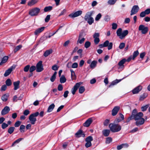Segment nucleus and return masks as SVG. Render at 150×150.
Here are the masks:
<instances>
[{
	"label": "nucleus",
	"mask_w": 150,
	"mask_h": 150,
	"mask_svg": "<svg viewBox=\"0 0 150 150\" xmlns=\"http://www.w3.org/2000/svg\"><path fill=\"white\" fill-rule=\"evenodd\" d=\"M143 114L142 112H139L137 113L136 110H134L132 112V115L128 118V119L127 120V122H128L130 120L132 119H134L136 120V125L138 126H140L144 124V119L142 118Z\"/></svg>",
	"instance_id": "f257e3e1"
},
{
	"label": "nucleus",
	"mask_w": 150,
	"mask_h": 150,
	"mask_svg": "<svg viewBox=\"0 0 150 150\" xmlns=\"http://www.w3.org/2000/svg\"><path fill=\"white\" fill-rule=\"evenodd\" d=\"M94 13L93 11H88L84 17V20L90 25H91L94 22V19L92 17Z\"/></svg>",
	"instance_id": "f03ea898"
},
{
	"label": "nucleus",
	"mask_w": 150,
	"mask_h": 150,
	"mask_svg": "<svg viewBox=\"0 0 150 150\" xmlns=\"http://www.w3.org/2000/svg\"><path fill=\"white\" fill-rule=\"evenodd\" d=\"M109 127L113 132H118L121 129V127L120 125L114 123H110L109 125Z\"/></svg>",
	"instance_id": "7ed1b4c3"
},
{
	"label": "nucleus",
	"mask_w": 150,
	"mask_h": 150,
	"mask_svg": "<svg viewBox=\"0 0 150 150\" xmlns=\"http://www.w3.org/2000/svg\"><path fill=\"white\" fill-rule=\"evenodd\" d=\"M116 33L117 35L120 38L122 39L128 35V31L127 30H125L122 32V29L121 28H119L117 30Z\"/></svg>",
	"instance_id": "20e7f679"
},
{
	"label": "nucleus",
	"mask_w": 150,
	"mask_h": 150,
	"mask_svg": "<svg viewBox=\"0 0 150 150\" xmlns=\"http://www.w3.org/2000/svg\"><path fill=\"white\" fill-rule=\"evenodd\" d=\"M39 115L38 112H36L31 114L29 117V119L32 125H34L35 122L36 121V117H37Z\"/></svg>",
	"instance_id": "39448f33"
},
{
	"label": "nucleus",
	"mask_w": 150,
	"mask_h": 150,
	"mask_svg": "<svg viewBox=\"0 0 150 150\" xmlns=\"http://www.w3.org/2000/svg\"><path fill=\"white\" fill-rule=\"evenodd\" d=\"M40 12L39 8L35 7L31 9L29 11V14L31 16H37Z\"/></svg>",
	"instance_id": "423d86ee"
},
{
	"label": "nucleus",
	"mask_w": 150,
	"mask_h": 150,
	"mask_svg": "<svg viewBox=\"0 0 150 150\" xmlns=\"http://www.w3.org/2000/svg\"><path fill=\"white\" fill-rule=\"evenodd\" d=\"M36 67L37 72H40L42 71L44 69V68L42 64V61H39L37 64Z\"/></svg>",
	"instance_id": "0eeeda50"
},
{
	"label": "nucleus",
	"mask_w": 150,
	"mask_h": 150,
	"mask_svg": "<svg viewBox=\"0 0 150 150\" xmlns=\"http://www.w3.org/2000/svg\"><path fill=\"white\" fill-rule=\"evenodd\" d=\"M139 30L141 31L142 34H144L147 32L148 28L147 27H145L144 25H141L139 26Z\"/></svg>",
	"instance_id": "6e6552de"
},
{
	"label": "nucleus",
	"mask_w": 150,
	"mask_h": 150,
	"mask_svg": "<svg viewBox=\"0 0 150 150\" xmlns=\"http://www.w3.org/2000/svg\"><path fill=\"white\" fill-rule=\"evenodd\" d=\"M100 34L99 33H95L93 35V38H94V42L95 45H97L99 43L100 40L99 38Z\"/></svg>",
	"instance_id": "1a4fd4ad"
},
{
	"label": "nucleus",
	"mask_w": 150,
	"mask_h": 150,
	"mask_svg": "<svg viewBox=\"0 0 150 150\" xmlns=\"http://www.w3.org/2000/svg\"><path fill=\"white\" fill-rule=\"evenodd\" d=\"M82 83L81 82L76 83L74 87L72 88L71 91L72 94L73 95L75 94L76 92Z\"/></svg>",
	"instance_id": "9d476101"
},
{
	"label": "nucleus",
	"mask_w": 150,
	"mask_h": 150,
	"mask_svg": "<svg viewBox=\"0 0 150 150\" xmlns=\"http://www.w3.org/2000/svg\"><path fill=\"white\" fill-rule=\"evenodd\" d=\"M139 8L138 5L133 6L130 15L131 16L136 13L138 11Z\"/></svg>",
	"instance_id": "9b49d317"
},
{
	"label": "nucleus",
	"mask_w": 150,
	"mask_h": 150,
	"mask_svg": "<svg viewBox=\"0 0 150 150\" xmlns=\"http://www.w3.org/2000/svg\"><path fill=\"white\" fill-rule=\"evenodd\" d=\"M82 11H78L69 14V16L71 18H74L82 14Z\"/></svg>",
	"instance_id": "f8f14e48"
},
{
	"label": "nucleus",
	"mask_w": 150,
	"mask_h": 150,
	"mask_svg": "<svg viewBox=\"0 0 150 150\" xmlns=\"http://www.w3.org/2000/svg\"><path fill=\"white\" fill-rule=\"evenodd\" d=\"M104 46L105 47H108V50H110L112 48V42H109V41L107 40L104 43Z\"/></svg>",
	"instance_id": "ddd939ff"
},
{
	"label": "nucleus",
	"mask_w": 150,
	"mask_h": 150,
	"mask_svg": "<svg viewBox=\"0 0 150 150\" xmlns=\"http://www.w3.org/2000/svg\"><path fill=\"white\" fill-rule=\"evenodd\" d=\"M75 135L76 137L79 138L81 137H85V134L83 133L82 130L80 129L75 134Z\"/></svg>",
	"instance_id": "4468645a"
},
{
	"label": "nucleus",
	"mask_w": 150,
	"mask_h": 150,
	"mask_svg": "<svg viewBox=\"0 0 150 150\" xmlns=\"http://www.w3.org/2000/svg\"><path fill=\"white\" fill-rule=\"evenodd\" d=\"M120 109L119 106H116L114 107L112 111V115L113 116L116 115Z\"/></svg>",
	"instance_id": "2eb2a0df"
},
{
	"label": "nucleus",
	"mask_w": 150,
	"mask_h": 150,
	"mask_svg": "<svg viewBox=\"0 0 150 150\" xmlns=\"http://www.w3.org/2000/svg\"><path fill=\"white\" fill-rule=\"evenodd\" d=\"M10 110V108L9 107L5 106L1 111V114L2 115H6L9 112Z\"/></svg>",
	"instance_id": "dca6fc26"
},
{
	"label": "nucleus",
	"mask_w": 150,
	"mask_h": 150,
	"mask_svg": "<svg viewBox=\"0 0 150 150\" xmlns=\"http://www.w3.org/2000/svg\"><path fill=\"white\" fill-rule=\"evenodd\" d=\"M92 122V119L91 118H89L83 123V125L84 127H88Z\"/></svg>",
	"instance_id": "f3484780"
},
{
	"label": "nucleus",
	"mask_w": 150,
	"mask_h": 150,
	"mask_svg": "<svg viewBox=\"0 0 150 150\" xmlns=\"http://www.w3.org/2000/svg\"><path fill=\"white\" fill-rule=\"evenodd\" d=\"M142 88V87L140 86H138L134 88L132 91V92L133 94L138 93Z\"/></svg>",
	"instance_id": "a211bd4d"
},
{
	"label": "nucleus",
	"mask_w": 150,
	"mask_h": 150,
	"mask_svg": "<svg viewBox=\"0 0 150 150\" xmlns=\"http://www.w3.org/2000/svg\"><path fill=\"white\" fill-rule=\"evenodd\" d=\"M45 28V27H42L38 28L35 31L34 34L36 35H38L40 33L44 30Z\"/></svg>",
	"instance_id": "6ab92c4d"
},
{
	"label": "nucleus",
	"mask_w": 150,
	"mask_h": 150,
	"mask_svg": "<svg viewBox=\"0 0 150 150\" xmlns=\"http://www.w3.org/2000/svg\"><path fill=\"white\" fill-rule=\"evenodd\" d=\"M38 1L39 0H31L28 2V5L29 6H32L36 4Z\"/></svg>",
	"instance_id": "aec40b11"
},
{
	"label": "nucleus",
	"mask_w": 150,
	"mask_h": 150,
	"mask_svg": "<svg viewBox=\"0 0 150 150\" xmlns=\"http://www.w3.org/2000/svg\"><path fill=\"white\" fill-rule=\"evenodd\" d=\"M20 83V81H19L13 82V84L14 86V90H16L19 88Z\"/></svg>",
	"instance_id": "412c9836"
},
{
	"label": "nucleus",
	"mask_w": 150,
	"mask_h": 150,
	"mask_svg": "<svg viewBox=\"0 0 150 150\" xmlns=\"http://www.w3.org/2000/svg\"><path fill=\"white\" fill-rule=\"evenodd\" d=\"M52 52V49H50L49 50H47L44 52L43 54V56L45 57H47Z\"/></svg>",
	"instance_id": "4be33fe9"
},
{
	"label": "nucleus",
	"mask_w": 150,
	"mask_h": 150,
	"mask_svg": "<svg viewBox=\"0 0 150 150\" xmlns=\"http://www.w3.org/2000/svg\"><path fill=\"white\" fill-rule=\"evenodd\" d=\"M110 132V130L109 129H104L102 131L103 135L105 137H108L109 136Z\"/></svg>",
	"instance_id": "5701e85b"
},
{
	"label": "nucleus",
	"mask_w": 150,
	"mask_h": 150,
	"mask_svg": "<svg viewBox=\"0 0 150 150\" xmlns=\"http://www.w3.org/2000/svg\"><path fill=\"white\" fill-rule=\"evenodd\" d=\"M13 66L11 67L10 68L6 71L4 74V76H8L11 73L13 70Z\"/></svg>",
	"instance_id": "b1692460"
},
{
	"label": "nucleus",
	"mask_w": 150,
	"mask_h": 150,
	"mask_svg": "<svg viewBox=\"0 0 150 150\" xmlns=\"http://www.w3.org/2000/svg\"><path fill=\"white\" fill-rule=\"evenodd\" d=\"M97 62L96 60L93 61L91 63L90 67L91 69H93L95 68L96 66Z\"/></svg>",
	"instance_id": "393cba45"
},
{
	"label": "nucleus",
	"mask_w": 150,
	"mask_h": 150,
	"mask_svg": "<svg viewBox=\"0 0 150 150\" xmlns=\"http://www.w3.org/2000/svg\"><path fill=\"white\" fill-rule=\"evenodd\" d=\"M122 80V79H121L119 80L116 79V80L112 81L111 82V84L109 85V87H111V86H113L116 84L120 82Z\"/></svg>",
	"instance_id": "a878e982"
},
{
	"label": "nucleus",
	"mask_w": 150,
	"mask_h": 150,
	"mask_svg": "<svg viewBox=\"0 0 150 150\" xmlns=\"http://www.w3.org/2000/svg\"><path fill=\"white\" fill-rule=\"evenodd\" d=\"M81 34H80L79 37V39L77 42V44H78V43L81 44L83 42H84L85 39L84 38H82L81 39H80L81 37Z\"/></svg>",
	"instance_id": "bb28decb"
},
{
	"label": "nucleus",
	"mask_w": 150,
	"mask_h": 150,
	"mask_svg": "<svg viewBox=\"0 0 150 150\" xmlns=\"http://www.w3.org/2000/svg\"><path fill=\"white\" fill-rule=\"evenodd\" d=\"M8 56H5L2 59L1 62L0 63V65H2L3 64L6 63L8 60Z\"/></svg>",
	"instance_id": "cd10ccee"
},
{
	"label": "nucleus",
	"mask_w": 150,
	"mask_h": 150,
	"mask_svg": "<svg viewBox=\"0 0 150 150\" xmlns=\"http://www.w3.org/2000/svg\"><path fill=\"white\" fill-rule=\"evenodd\" d=\"M55 107V105L54 103L52 104L49 106L48 107L47 110V112H50L52 111L54 108Z\"/></svg>",
	"instance_id": "c85d7f7f"
},
{
	"label": "nucleus",
	"mask_w": 150,
	"mask_h": 150,
	"mask_svg": "<svg viewBox=\"0 0 150 150\" xmlns=\"http://www.w3.org/2000/svg\"><path fill=\"white\" fill-rule=\"evenodd\" d=\"M8 96V93H6L2 96L1 97V99L3 101L6 102L7 100Z\"/></svg>",
	"instance_id": "c756f323"
},
{
	"label": "nucleus",
	"mask_w": 150,
	"mask_h": 150,
	"mask_svg": "<svg viewBox=\"0 0 150 150\" xmlns=\"http://www.w3.org/2000/svg\"><path fill=\"white\" fill-rule=\"evenodd\" d=\"M67 79L64 75H62L60 78V81L61 83H64L66 82Z\"/></svg>",
	"instance_id": "7c9ffc66"
},
{
	"label": "nucleus",
	"mask_w": 150,
	"mask_h": 150,
	"mask_svg": "<svg viewBox=\"0 0 150 150\" xmlns=\"http://www.w3.org/2000/svg\"><path fill=\"white\" fill-rule=\"evenodd\" d=\"M93 138L91 136H89L85 139V141L89 143H91V142L93 140Z\"/></svg>",
	"instance_id": "2f4dec72"
},
{
	"label": "nucleus",
	"mask_w": 150,
	"mask_h": 150,
	"mask_svg": "<svg viewBox=\"0 0 150 150\" xmlns=\"http://www.w3.org/2000/svg\"><path fill=\"white\" fill-rule=\"evenodd\" d=\"M57 74L56 71H55L50 78V80L52 82H54L56 79V75Z\"/></svg>",
	"instance_id": "473e14b6"
},
{
	"label": "nucleus",
	"mask_w": 150,
	"mask_h": 150,
	"mask_svg": "<svg viewBox=\"0 0 150 150\" xmlns=\"http://www.w3.org/2000/svg\"><path fill=\"white\" fill-rule=\"evenodd\" d=\"M126 62V59H123L120 61L118 63V65L119 66H123L124 64Z\"/></svg>",
	"instance_id": "72a5a7b5"
},
{
	"label": "nucleus",
	"mask_w": 150,
	"mask_h": 150,
	"mask_svg": "<svg viewBox=\"0 0 150 150\" xmlns=\"http://www.w3.org/2000/svg\"><path fill=\"white\" fill-rule=\"evenodd\" d=\"M52 8V7L51 6H46L44 8V11L45 12H47L51 11Z\"/></svg>",
	"instance_id": "f704fd0d"
},
{
	"label": "nucleus",
	"mask_w": 150,
	"mask_h": 150,
	"mask_svg": "<svg viewBox=\"0 0 150 150\" xmlns=\"http://www.w3.org/2000/svg\"><path fill=\"white\" fill-rule=\"evenodd\" d=\"M110 120L109 119H106L103 122V125L104 126H107L108 125L110 122Z\"/></svg>",
	"instance_id": "c9c22d12"
},
{
	"label": "nucleus",
	"mask_w": 150,
	"mask_h": 150,
	"mask_svg": "<svg viewBox=\"0 0 150 150\" xmlns=\"http://www.w3.org/2000/svg\"><path fill=\"white\" fill-rule=\"evenodd\" d=\"M15 128L14 127H11L8 130V132L11 134L14 131Z\"/></svg>",
	"instance_id": "e433bc0d"
},
{
	"label": "nucleus",
	"mask_w": 150,
	"mask_h": 150,
	"mask_svg": "<svg viewBox=\"0 0 150 150\" xmlns=\"http://www.w3.org/2000/svg\"><path fill=\"white\" fill-rule=\"evenodd\" d=\"M139 52L138 50L134 51L133 54V57H132V59L134 60L135 58L139 54Z\"/></svg>",
	"instance_id": "4c0bfd02"
},
{
	"label": "nucleus",
	"mask_w": 150,
	"mask_h": 150,
	"mask_svg": "<svg viewBox=\"0 0 150 150\" xmlns=\"http://www.w3.org/2000/svg\"><path fill=\"white\" fill-rule=\"evenodd\" d=\"M25 126L23 125H21L20 127V132L22 133H23L25 132Z\"/></svg>",
	"instance_id": "58836bf2"
},
{
	"label": "nucleus",
	"mask_w": 150,
	"mask_h": 150,
	"mask_svg": "<svg viewBox=\"0 0 150 150\" xmlns=\"http://www.w3.org/2000/svg\"><path fill=\"white\" fill-rule=\"evenodd\" d=\"M85 88L83 86L80 87L79 89V92L80 93H82L85 91Z\"/></svg>",
	"instance_id": "ea45409f"
},
{
	"label": "nucleus",
	"mask_w": 150,
	"mask_h": 150,
	"mask_svg": "<svg viewBox=\"0 0 150 150\" xmlns=\"http://www.w3.org/2000/svg\"><path fill=\"white\" fill-rule=\"evenodd\" d=\"M6 83L7 86H9L12 84V82L10 79H7L6 81Z\"/></svg>",
	"instance_id": "a19ab883"
},
{
	"label": "nucleus",
	"mask_w": 150,
	"mask_h": 150,
	"mask_svg": "<svg viewBox=\"0 0 150 150\" xmlns=\"http://www.w3.org/2000/svg\"><path fill=\"white\" fill-rule=\"evenodd\" d=\"M36 69V67L35 66H32L29 68V71L30 73L32 72Z\"/></svg>",
	"instance_id": "79ce46f5"
},
{
	"label": "nucleus",
	"mask_w": 150,
	"mask_h": 150,
	"mask_svg": "<svg viewBox=\"0 0 150 150\" xmlns=\"http://www.w3.org/2000/svg\"><path fill=\"white\" fill-rule=\"evenodd\" d=\"M91 43L89 41L86 42L84 44L85 47L86 48H88L91 45Z\"/></svg>",
	"instance_id": "37998d69"
},
{
	"label": "nucleus",
	"mask_w": 150,
	"mask_h": 150,
	"mask_svg": "<svg viewBox=\"0 0 150 150\" xmlns=\"http://www.w3.org/2000/svg\"><path fill=\"white\" fill-rule=\"evenodd\" d=\"M102 16V15L100 13L98 14L95 18V19L96 21H98L100 18Z\"/></svg>",
	"instance_id": "c03bdc74"
},
{
	"label": "nucleus",
	"mask_w": 150,
	"mask_h": 150,
	"mask_svg": "<svg viewBox=\"0 0 150 150\" xmlns=\"http://www.w3.org/2000/svg\"><path fill=\"white\" fill-rule=\"evenodd\" d=\"M22 47V46L21 45H19L17 46L14 50V51L15 52H16L17 51L19 50Z\"/></svg>",
	"instance_id": "a18cd8bd"
},
{
	"label": "nucleus",
	"mask_w": 150,
	"mask_h": 150,
	"mask_svg": "<svg viewBox=\"0 0 150 150\" xmlns=\"http://www.w3.org/2000/svg\"><path fill=\"white\" fill-rule=\"evenodd\" d=\"M146 94L144 93L140 96L139 100H143L146 97Z\"/></svg>",
	"instance_id": "49530a36"
},
{
	"label": "nucleus",
	"mask_w": 150,
	"mask_h": 150,
	"mask_svg": "<svg viewBox=\"0 0 150 150\" xmlns=\"http://www.w3.org/2000/svg\"><path fill=\"white\" fill-rule=\"evenodd\" d=\"M117 0H109L108 1V3L110 5H113L115 4Z\"/></svg>",
	"instance_id": "de8ad7c7"
},
{
	"label": "nucleus",
	"mask_w": 150,
	"mask_h": 150,
	"mask_svg": "<svg viewBox=\"0 0 150 150\" xmlns=\"http://www.w3.org/2000/svg\"><path fill=\"white\" fill-rule=\"evenodd\" d=\"M30 65H28L25 67L24 68V71L25 72H27L29 70Z\"/></svg>",
	"instance_id": "09e8293b"
},
{
	"label": "nucleus",
	"mask_w": 150,
	"mask_h": 150,
	"mask_svg": "<svg viewBox=\"0 0 150 150\" xmlns=\"http://www.w3.org/2000/svg\"><path fill=\"white\" fill-rule=\"evenodd\" d=\"M21 122L19 121H18L16 122L14 124V126L15 127H19L21 124Z\"/></svg>",
	"instance_id": "8fccbe9b"
},
{
	"label": "nucleus",
	"mask_w": 150,
	"mask_h": 150,
	"mask_svg": "<svg viewBox=\"0 0 150 150\" xmlns=\"http://www.w3.org/2000/svg\"><path fill=\"white\" fill-rule=\"evenodd\" d=\"M8 126V125L5 122L3 123L1 125V127L3 129H4Z\"/></svg>",
	"instance_id": "3c124183"
},
{
	"label": "nucleus",
	"mask_w": 150,
	"mask_h": 150,
	"mask_svg": "<svg viewBox=\"0 0 150 150\" xmlns=\"http://www.w3.org/2000/svg\"><path fill=\"white\" fill-rule=\"evenodd\" d=\"M59 68V67L57 65H54L52 67V69L54 71L57 70Z\"/></svg>",
	"instance_id": "603ef678"
},
{
	"label": "nucleus",
	"mask_w": 150,
	"mask_h": 150,
	"mask_svg": "<svg viewBox=\"0 0 150 150\" xmlns=\"http://www.w3.org/2000/svg\"><path fill=\"white\" fill-rule=\"evenodd\" d=\"M112 141V139L111 137H108L106 138V142L109 144Z\"/></svg>",
	"instance_id": "864d4df0"
},
{
	"label": "nucleus",
	"mask_w": 150,
	"mask_h": 150,
	"mask_svg": "<svg viewBox=\"0 0 150 150\" xmlns=\"http://www.w3.org/2000/svg\"><path fill=\"white\" fill-rule=\"evenodd\" d=\"M125 45V44L124 43L122 42L120 44L119 47L120 49H122L124 47Z\"/></svg>",
	"instance_id": "5fc2aeb1"
},
{
	"label": "nucleus",
	"mask_w": 150,
	"mask_h": 150,
	"mask_svg": "<svg viewBox=\"0 0 150 150\" xmlns=\"http://www.w3.org/2000/svg\"><path fill=\"white\" fill-rule=\"evenodd\" d=\"M148 107L149 106L148 105H146L145 106L142 107L141 109L142 111H146L148 108Z\"/></svg>",
	"instance_id": "6e6d98bb"
},
{
	"label": "nucleus",
	"mask_w": 150,
	"mask_h": 150,
	"mask_svg": "<svg viewBox=\"0 0 150 150\" xmlns=\"http://www.w3.org/2000/svg\"><path fill=\"white\" fill-rule=\"evenodd\" d=\"M30 112L28 110H25L23 112V114L24 115L27 116L30 113Z\"/></svg>",
	"instance_id": "4d7b16f0"
},
{
	"label": "nucleus",
	"mask_w": 150,
	"mask_h": 150,
	"mask_svg": "<svg viewBox=\"0 0 150 150\" xmlns=\"http://www.w3.org/2000/svg\"><path fill=\"white\" fill-rule=\"evenodd\" d=\"M50 15H47L45 19V21L46 22H48L50 19Z\"/></svg>",
	"instance_id": "13d9d810"
},
{
	"label": "nucleus",
	"mask_w": 150,
	"mask_h": 150,
	"mask_svg": "<svg viewBox=\"0 0 150 150\" xmlns=\"http://www.w3.org/2000/svg\"><path fill=\"white\" fill-rule=\"evenodd\" d=\"M70 43V41L69 40H68L66 41L63 44V46L66 47L68 46L69 44Z\"/></svg>",
	"instance_id": "bf43d9fd"
},
{
	"label": "nucleus",
	"mask_w": 150,
	"mask_h": 150,
	"mask_svg": "<svg viewBox=\"0 0 150 150\" xmlns=\"http://www.w3.org/2000/svg\"><path fill=\"white\" fill-rule=\"evenodd\" d=\"M78 64L76 62H75L73 64L71 67L73 68H76L78 67Z\"/></svg>",
	"instance_id": "052dcab7"
},
{
	"label": "nucleus",
	"mask_w": 150,
	"mask_h": 150,
	"mask_svg": "<svg viewBox=\"0 0 150 150\" xmlns=\"http://www.w3.org/2000/svg\"><path fill=\"white\" fill-rule=\"evenodd\" d=\"M112 28L113 30L116 29L117 27V25L116 23H113L112 24Z\"/></svg>",
	"instance_id": "680f3d73"
},
{
	"label": "nucleus",
	"mask_w": 150,
	"mask_h": 150,
	"mask_svg": "<svg viewBox=\"0 0 150 150\" xmlns=\"http://www.w3.org/2000/svg\"><path fill=\"white\" fill-rule=\"evenodd\" d=\"M122 120H121V119H120L119 117L118 118H116L114 121L115 123H118L119 122H121L122 121Z\"/></svg>",
	"instance_id": "e2e57ef3"
},
{
	"label": "nucleus",
	"mask_w": 150,
	"mask_h": 150,
	"mask_svg": "<svg viewBox=\"0 0 150 150\" xmlns=\"http://www.w3.org/2000/svg\"><path fill=\"white\" fill-rule=\"evenodd\" d=\"M7 88L6 86L5 85H3L1 88V91H5L6 90Z\"/></svg>",
	"instance_id": "0e129e2a"
},
{
	"label": "nucleus",
	"mask_w": 150,
	"mask_h": 150,
	"mask_svg": "<svg viewBox=\"0 0 150 150\" xmlns=\"http://www.w3.org/2000/svg\"><path fill=\"white\" fill-rule=\"evenodd\" d=\"M63 87L62 84H59L58 86V90L59 91H61L62 90Z\"/></svg>",
	"instance_id": "69168bd1"
},
{
	"label": "nucleus",
	"mask_w": 150,
	"mask_h": 150,
	"mask_svg": "<svg viewBox=\"0 0 150 150\" xmlns=\"http://www.w3.org/2000/svg\"><path fill=\"white\" fill-rule=\"evenodd\" d=\"M69 93V92L68 91H66L64 92L63 96L65 98H66L68 96V95Z\"/></svg>",
	"instance_id": "338daca9"
},
{
	"label": "nucleus",
	"mask_w": 150,
	"mask_h": 150,
	"mask_svg": "<svg viewBox=\"0 0 150 150\" xmlns=\"http://www.w3.org/2000/svg\"><path fill=\"white\" fill-rule=\"evenodd\" d=\"M144 11L146 15H148L150 13V8H147Z\"/></svg>",
	"instance_id": "774afa93"
}]
</instances>
